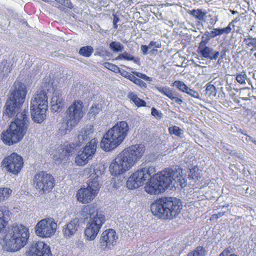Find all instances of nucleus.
<instances>
[{
	"label": "nucleus",
	"instance_id": "79ce46f5",
	"mask_svg": "<svg viewBox=\"0 0 256 256\" xmlns=\"http://www.w3.org/2000/svg\"><path fill=\"white\" fill-rule=\"evenodd\" d=\"M104 66L106 68L112 72H114L119 71V68L118 66H116L112 64H111L110 62H104Z\"/></svg>",
	"mask_w": 256,
	"mask_h": 256
},
{
	"label": "nucleus",
	"instance_id": "f3484780",
	"mask_svg": "<svg viewBox=\"0 0 256 256\" xmlns=\"http://www.w3.org/2000/svg\"><path fill=\"white\" fill-rule=\"evenodd\" d=\"M118 236L114 230L108 229L104 230L102 234L100 239V246L104 250L106 248L116 244Z\"/></svg>",
	"mask_w": 256,
	"mask_h": 256
},
{
	"label": "nucleus",
	"instance_id": "473e14b6",
	"mask_svg": "<svg viewBox=\"0 0 256 256\" xmlns=\"http://www.w3.org/2000/svg\"><path fill=\"white\" fill-rule=\"evenodd\" d=\"M168 130L170 134H174L181 138L184 136L183 130L177 126L169 128Z\"/></svg>",
	"mask_w": 256,
	"mask_h": 256
},
{
	"label": "nucleus",
	"instance_id": "0eeeda50",
	"mask_svg": "<svg viewBox=\"0 0 256 256\" xmlns=\"http://www.w3.org/2000/svg\"><path fill=\"white\" fill-rule=\"evenodd\" d=\"M13 86L14 89L4 106V114L8 118L14 116L20 110L27 94L26 86L21 82H15Z\"/></svg>",
	"mask_w": 256,
	"mask_h": 256
},
{
	"label": "nucleus",
	"instance_id": "bb28decb",
	"mask_svg": "<svg viewBox=\"0 0 256 256\" xmlns=\"http://www.w3.org/2000/svg\"><path fill=\"white\" fill-rule=\"evenodd\" d=\"M206 254L207 252L204 247L198 246L192 251L188 252L187 256H206Z\"/></svg>",
	"mask_w": 256,
	"mask_h": 256
},
{
	"label": "nucleus",
	"instance_id": "39448f33",
	"mask_svg": "<svg viewBox=\"0 0 256 256\" xmlns=\"http://www.w3.org/2000/svg\"><path fill=\"white\" fill-rule=\"evenodd\" d=\"M80 214L86 218L88 216L90 218L84 230V235L87 240H94L106 221L105 216L94 206H84L80 211Z\"/></svg>",
	"mask_w": 256,
	"mask_h": 256
},
{
	"label": "nucleus",
	"instance_id": "37998d69",
	"mask_svg": "<svg viewBox=\"0 0 256 256\" xmlns=\"http://www.w3.org/2000/svg\"><path fill=\"white\" fill-rule=\"evenodd\" d=\"M133 74L136 76L138 78L143 79L146 82H151L152 80V78L149 76H148L145 74H142L138 72H134Z\"/></svg>",
	"mask_w": 256,
	"mask_h": 256
},
{
	"label": "nucleus",
	"instance_id": "49530a36",
	"mask_svg": "<svg viewBox=\"0 0 256 256\" xmlns=\"http://www.w3.org/2000/svg\"><path fill=\"white\" fill-rule=\"evenodd\" d=\"M186 93L188 94H189L190 96H192L193 98H197L198 99L200 98V95H199L198 93V92H196V91H194V90H192V89H190L189 88Z\"/></svg>",
	"mask_w": 256,
	"mask_h": 256
},
{
	"label": "nucleus",
	"instance_id": "f704fd0d",
	"mask_svg": "<svg viewBox=\"0 0 256 256\" xmlns=\"http://www.w3.org/2000/svg\"><path fill=\"white\" fill-rule=\"evenodd\" d=\"M156 89L168 98H170L174 94L172 90L168 87L157 86Z\"/></svg>",
	"mask_w": 256,
	"mask_h": 256
},
{
	"label": "nucleus",
	"instance_id": "c85d7f7f",
	"mask_svg": "<svg viewBox=\"0 0 256 256\" xmlns=\"http://www.w3.org/2000/svg\"><path fill=\"white\" fill-rule=\"evenodd\" d=\"M110 48L114 52H122L124 49V46L118 42H112L110 44Z\"/></svg>",
	"mask_w": 256,
	"mask_h": 256
},
{
	"label": "nucleus",
	"instance_id": "7c9ffc66",
	"mask_svg": "<svg viewBox=\"0 0 256 256\" xmlns=\"http://www.w3.org/2000/svg\"><path fill=\"white\" fill-rule=\"evenodd\" d=\"M172 86L176 87L180 91L185 93L188 88L184 82L180 80L174 81L172 84Z\"/></svg>",
	"mask_w": 256,
	"mask_h": 256
},
{
	"label": "nucleus",
	"instance_id": "4c0bfd02",
	"mask_svg": "<svg viewBox=\"0 0 256 256\" xmlns=\"http://www.w3.org/2000/svg\"><path fill=\"white\" fill-rule=\"evenodd\" d=\"M206 94L208 96H215L216 94V88L212 84H208L206 89Z\"/></svg>",
	"mask_w": 256,
	"mask_h": 256
},
{
	"label": "nucleus",
	"instance_id": "de8ad7c7",
	"mask_svg": "<svg viewBox=\"0 0 256 256\" xmlns=\"http://www.w3.org/2000/svg\"><path fill=\"white\" fill-rule=\"evenodd\" d=\"M148 46V47L149 50L151 48L152 49V47L158 48L161 46V44L160 42L152 41L150 42Z\"/></svg>",
	"mask_w": 256,
	"mask_h": 256
},
{
	"label": "nucleus",
	"instance_id": "2eb2a0df",
	"mask_svg": "<svg viewBox=\"0 0 256 256\" xmlns=\"http://www.w3.org/2000/svg\"><path fill=\"white\" fill-rule=\"evenodd\" d=\"M97 140L94 138L87 144L81 154L76 158V163L78 166H84L92 159L95 154L97 146Z\"/></svg>",
	"mask_w": 256,
	"mask_h": 256
},
{
	"label": "nucleus",
	"instance_id": "69168bd1",
	"mask_svg": "<svg viewBox=\"0 0 256 256\" xmlns=\"http://www.w3.org/2000/svg\"><path fill=\"white\" fill-rule=\"evenodd\" d=\"M221 54H221V56H220V58H221V59H222V58H224V52H221Z\"/></svg>",
	"mask_w": 256,
	"mask_h": 256
},
{
	"label": "nucleus",
	"instance_id": "f257e3e1",
	"mask_svg": "<svg viewBox=\"0 0 256 256\" xmlns=\"http://www.w3.org/2000/svg\"><path fill=\"white\" fill-rule=\"evenodd\" d=\"M155 168L146 166L132 173L126 181V186L130 190L138 188L150 180L149 184L145 186V190L150 194H157L166 189L180 186L184 188L186 182L181 174L182 170L178 167L174 170L166 168L156 174Z\"/></svg>",
	"mask_w": 256,
	"mask_h": 256
},
{
	"label": "nucleus",
	"instance_id": "c756f323",
	"mask_svg": "<svg viewBox=\"0 0 256 256\" xmlns=\"http://www.w3.org/2000/svg\"><path fill=\"white\" fill-rule=\"evenodd\" d=\"M202 170L198 166H194L190 170L189 176L192 179L198 180L200 177Z\"/></svg>",
	"mask_w": 256,
	"mask_h": 256
},
{
	"label": "nucleus",
	"instance_id": "393cba45",
	"mask_svg": "<svg viewBox=\"0 0 256 256\" xmlns=\"http://www.w3.org/2000/svg\"><path fill=\"white\" fill-rule=\"evenodd\" d=\"M78 219H74L67 225L66 228H65V235L72 236L74 234L78 227Z\"/></svg>",
	"mask_w": 256,
	"mask_h": 256
},
{
	"label": "nucleus",
	"instance_id": "09e8293b",
	"mask_svg": "<svg viewBox=\"0 0 256 256\" xmlns=\"http://www.w3.org/2000/svg\"><path fill=\"white\" fill-rule=\"evenodd\" d=\"M248 40H250L251 41L248 44V46H253V47L255 48V50H256V38H248ZM248 40V39L246 38H245L244 40V42H246Z\"/></svg>",
	"mask_w": 256,
	"mask_h": 256
},
{
	"label": "nucleus",
	"instance_id": "6e6d98bb",
	"mask_svg": "<svg viewBox=\"0 0 256 256\" xmlns=\"http://www.w3.org/2000/svg\"><path fill=\"white\" fill-rule=\"evenodd\" d=\"M247 140L252 142L256 146V140L250 136H247Z\"/></svg>",
	"mask_w": 256,
	"mask_h": 256
},
{
	"label": "nucleus",
	"instance_id": "8fccbe9b",
	"mask_svg": "<svg viewBox=\"0 0 256 256\" xmlns=\"http://www.w3.org/2000/svg\"><path fill=\"white\" fill-rule=\"evenodd\" d=\"M100 110L96 106H92L90 110V114H92V116H95L96 114L98 113Z\"/></svg>",
	"mask_w": 256,
	"mask_h": 256
},
{
	"label": "nucleus",
	"instance_id": "4be33fe9",
	"mask_svg": "<svg viewBox=\"0 0 256 256\" xmlns=\"http://www.w3.org/2000/svg\"><path fill=\"white\" fill-rule=\"evenodd\" d=\"M9 212L8 208L6 206H0V233L3 232L8 224L5 216Z\"/></svg>",
	"mask_w": 256,
	"mask_h": 256
},
{
	"label": "nucleus",
	"instance_id": "1a4fd4ad",
	"mask_svg": "<svg viewBox=\"0 0 256 256\" xmlns=\"http://www.w3.org/2000/svg\"><path fill=\"white\" fill-rule=\"evenodd\" d=\"M134 164V161L124 150L111 162L110 172L112 175L120 176L130 169Z\"/></svg>",
	"mask_w": 256,
	"mask_h": 256
},
{
	"label": "nucleus",
	"instance_id": "f03ea898",
	"mask_svg": "<svg viewBox=\"0 0 256 256\" xmlns=\"http://www.w3.org/2000/svg\"><path fill=\"white\" fill-rule=\"evenodd\" d=\"M28 126V110H24L22 112H18L9 128L2 132V140L6 144L12 145L22 140L26 132Z\"/></svg>",
	"mask_w": 256,
	"mask_h": 256
},
{
	"label": "nucleus",
	"instance_id": "dca6fc26",
	"mask_svg": "<svg viewBox=\"0 0 256 256\" xmlns=\"http://www.w3.org/2000/svg\"><path fill=\"white\" fill-rule=\"evenodd\" d=\"M27 256H52L49 246L42 241H38L30 248Z\"/></svg>",
	"mask_w": 256,
	"mask_h": 256
},
{
	"label": "nucleus",
	"instance_id": "4d7b16f0",
	"mask_svg": "<svg viewBox=\"0 0 256 256\" xmlns=\"http://www.w3.org/2000/svg\"><path fill=\"white\" fill-rule=\"evenodd\" d=\"M174 102L178 104H181L183 102L182 100L178 98H176Z\"/></svg>",
	"mask_w": 256,
	"mask_h": 256
},
{
	"label": "nucleus",
	"instance_id": "a878e982",
	"mask_svg": "<svg viewBox=\"0 0 256 256\" xmlns=\"http://www.w3.org/2000/svg\"><path fill=\"white\" fill-rule=\"evenodd\" d=\"M188 12L192 16H194L196 20L200 21H203L204 20V18L206 16V12L202 11V10H189Z\"/></svg>",
	"mask_w": 256,
	"mask_h": 256
},
{
	"label": "nucleus",
	"instance_id": "13d9d810",
	"mask_svg": "<svg viewBox=\"0 0 256 256\" xmlns=\"http://www.w3.org/2000/svg\"><path fill=\"white\" fill-rule=\"evenodd\" d=\"M119 21V18L116 15H114L113 23L117 24Z\"/></svg>",
	"mask_w": 256,
	"mask_h": 256
},
{
	"label": "nucleus",
	"instance_id": "412c9836",
	"mask_svg": "<svg viewBox=\"0 0 256 256\" xmlns=\"http://www.w3.org/2000/svg\"><path fill=\"white\" fill-rule=\"evenodd\" d=\"M200 52L202 57L211 60H216L220 55L218 51L210 46L204 48Z\"/></svg>",
	"mask_w": 256,
	"mask_h": 256
},
{
	"label": "nucleus",
	"instance_id": "052dcab7",
	"mask_svg": "<svg viewBox=\"0 0 256 256\" xmlns=\"http://www.w3.org/2000/svg\"><path fill=\"white\" fill-rule=\"evenodd\" d=\"M150 50V52H149L151 54H154L156 52H157V50H155V49H150L149 50Z\"/></svg>",
	"mask_w": 256,
	"mask_h": 256
},
{
	"label": "nucleus",
	"instance_id": "a19ab883",
	"mask_svg": "<svg viewBox=\"0 0 256 256\" xmlns=\"http://www.w3.org/2000/svg\"><path fill=\"white\" fill-rule=\"evenodd\" d=\"M208 37L204 38V37L203 36H202V40L199 44V46L198 48V50L200 52L205 47H208L206 46V44L208 42L209 40H210V38L208 36H207Z\"/></svg>",
	"mask_w": 256,
	"mask_h": 256
},
{
	"label": "nucleus",
	"instance_id": "423d86ee",
	"mask_svg": "<svg viewBox=\"0 0 256 256\" xmlns=\"http://www.w3.org/2000/svg\"><path fill=\"white\" fill-rule=\"evenodd\" d=\"M129 127L124 121L118 122L104 135L100 142V148L104 151H110L120 145L126 136Z\"/></svg>",
	"mask_w": 256,
	"mask_h": 256
},
{
	"label": "nucleus",
	"instance_id": "ddd939ff",
	"mask_svg": "<svg viewBox=\"0 0 256 256\" xmlns=\"http://www.w3.org/2000/svg\"><path fill=\"white\" fill-rule=\"evenodd\" d=\"M24 166L22 158L16 153L13 152L5 158L2 162V166L14 174H18Z\"/></svg>",
	"mask_w": 256,
	"mask_h": 256
},
{
	"label": "nucleus",
	"instance_id": "9d476101",
	"mask_svg": "<svg viewBox=\"0 0 256 256\" xmlns=\"http://www.w3.org/2000/svg\"><path fill=\"white\" fill-rule=\"evenodd\" d=\"M83 104L81 101L74 102L69 107L67 114V122L65 133L70 132L83 117Z\"/></svg>",
	"mask_w": 256,
	"mask_h": 256
},
{
	"label": "nucleus",
	"instance_id": "7ed1b4c3",
	"mask_svg": "<svg viewBox=\"0 0 256 256\" xmlns=\"http://www.w3.org/2000/svg\"><path fill=\"white\" fill-rule=\"evenodd\" d=\"M29 236L28 228L22 224L13 225L4 238L3 248L8 252H16L26 244Z\"/></svg>",
	"mask_w": 256,
	"mask_h": 256
},
{
	"label": "nucleus",
	"instance_id": "bf43d9fd",
	"mask_svg": "<svg viewBox=\"0 0 256 256\" xmlns=\"http://www.w3.org/2000/svg\"><path fill=\"white\" fill-rule=\"evenodd\" d=\"M54 0L58 4H63L64 3V0Z\"/></svg>",
	"mask_w": 256,
	"mask_h": 256
},
{
	"label": "nucleus",
	"instance_id": "338daca9",
	"mask_svg": "<svg viewBox=\"0 0 256 256\" xmlns=\"http://www.w3.org/2000/svg\"><path fill=\"white\" fill-rule=\"evenodd\" d=\"M113 25H114V28L115 29H116L118 28V25L116 24H114V23H113Z\"/></svg>",
	"mask_w": 256,
	"mask_h": 256
},
{
	"label": "nucleus",
	"instance_id": "4468645a",
	"mask_svg": "<svg viewBox=\"0 0 256 256\" xmlns=\"http://www.w3.org/2000/svg\"><path fill=\"white\" fill-rule=\"evenodd\" d=\"M100 188L96 182H89L87 188H81L78 190V200L82 204L90 203L97 196Z\"/></svg>",
	"mask_w": 256,
	"mask_h": 256
},
{
	"label": "nucleus",
	"instance_id": "9b49d317",
	"mask_svg": "<svg viewBox=\"0 0 256 256\" xmlns=\"http://www.w3.org/2000/svg\"><path fill=\"white\" fill-rule=\"evenodd\" d=\"M57 223L52 218H45L39 221L34 227L36 234L41 238H50L56 233Z\"/></svg>",
	"mask_w": 256,
	"mask_h": 256
},
{
	"label": "nucleus",
	"instance_id": "774afa93",
	"mask_svg": "<svg viewBox=\"0 0 256 256\" xmlns=\"http://www.w3.org/2000/svg\"><path fill=\"white\" fill-rule=\"evenodd\" d=\"M256 50H255V48H252L250 49V52L252 53V52Z\"/></svg>",
	"mask_w": 256,
	"mask_h": 256
},
{
	"label": "nucleus",
	"instance_id": "6ab92c4d",
	"mask_svg": "<svg viewBox=\"0 0 256 256\" xmlns=\"http://www.w3.org/2000/svg\"><path fill=\"white\" fill-rule=\"evenodd\" d=\"M124 150L129 154L130 157L136 162L142 156L144 151V147L142 144L132 145Z\"/></svg>",
	"mask_w": 256,
	"mask_h": 256
},
{
	"label": "nucleus",
	"instance_id": "e2e57ef3",
	"mask_svg": "<svg viewBox=\"0 0 256 256\" xmlns=\"http://www.w3.org/2000/svg\"><path fill=\"white\" fill-rule=\"evenodd\" d=\"M53 6H56V7H57V8H62L61 6H60V4H57V5H56H56L53 4Z\"/></svg>",
	"mask_w": 256,
	"mask_h": 256
},
{
	"label": "nucleus",
	"instance_id": "c03bdc74",
	"mask_svg": "<svg viewBox=\"0 0 256 256\" xmlns=\"http://www.w3.org/2000/svg\"><path fill=\"white\" fill-rule=\"evenodd\" d=\"M246 76L245 73H242L240 74H238L236 77V81L240 83V84H242L245 83V78H246Z\"/></svg>",
	"mask_w": 256,
	"mask_h": 256
},
{
	"label": "nucleus",
	"instance_id": "a211bd4d",
	"mask_svg": "<svg viewBox=\"0 0 256 256\" xmlns=\"http://www.w3.org/2000/svg\"><path fill=\"white\" fill-rule=\"evenodd\" d=\"M105 168L104 166L101 164L92 165L90 168L85 170V172L90 174V182H96L100 186V182H101V178L104 174Z\"/></svg>",
	"mask_w": 256,
	"mask_h": 256
},
{
	"label": "nucleus",
	"instance_id": "f8f14e48",
	"mask_svg": "<svg viewBox=\"0 0 256 256\" xmlns=\"http://www.w3.org/2000/svg\"><path fill=\"white\" fill-rule=\"evenodd\" d=\"M54 177L44 172H40L34 176V184L40 193L50 192L54 187Z\"/></svg>",
	"mask_w": 256,
	"mask_h": 256
},
{
	"label": "nucleus",
	"instance_id": "5fc2aeb1",
	"mask_svg": "<svg viewBox=\"0 0 256 256\" xmlns=\"http://www.w3.org/2000/svg\"><path fill=\"white\" fill-rule=\"evenodd\" d=\"M120 74L122 76H124L128 79H129L130 76L132 74L128 72L125 71V70L122 71L120 72Z\"/></svg>",
	"mask_w": 256,
	"mask_h": 256
},
{
	"label": "nucleus",
	"instance_id": "864d4df0",
	"mask_svg": "<svg viewBox=\"0 0 256 256\" xmlns=\"http://www.w3.org/2000/svg\"><path fill=\"white\" fill-rule=\"evenodd\" d=\"M231 252L229 248H226L219 256H228V255Z\"/></svg>",
	"mask_w": 256,
	"mask_h": 256
},
{
	"label": "nucleus",
	"instance_id": "3c124183",
	"mask_svg": "<svg viewBox=\"0 0 256 256\" xmlns=\"http://www.w3.org/2000/svg\"><path fill=\"white\" fill-rule=\"evenodd\" d=\"M141 51H142L143 54L144 55H146L148 53V50H149L148 47L146 45H142L140 48Z\"/></svg>",
	"mask_w": 256,
	"mask_h": 256
},
{
	"label": "nucleus",
	"instance_id": "2f4dec72",
	"mask_svg": "<svg viewBox=\"0 0 256 256\" xmlns=\"http://www.w3.org/2000/svg\"><path fill=\"white\" fill-rule=\"evenodd\" d=\"M132 60L134 62H137V60H135L134 57L131 54L125 52L118 56L116 60Z\"/></svg>",
	"mask_w": 256,
	"mask_h": 256
},
{
	"label": "nucleus",
	"instance_id": "cd10ccee",
	"mask_svg": "<svg viewBox=\"0 0 256 256\" xmlns=\"http://www.w3.org/2000/svg\"><path fill=\"white\" fill-rule=\"evenodd\" d=\"M94 52V49L91 46H84L79 50V54L85 57H90Z\"/></svg>",
	"mask_w": 256,
	"mask_h": 256
},
{
	"label": "nucleus",
	"instance_id": "680f3d73",
	"mask_svg": "<svg viewBox=\"0 0 256 256\" xmlns=\"http://www.w3.org/2000/svg\"><path fill=\"white\" fill-rule=\"evenodd\" d=\"M176 98H177V97H176V96H174V94H172L170 96V98H170V99H171L172 100H174H174H176Z\"/></svg>",
	"mask_w": 256,
	"mask_h": 256
},
{
	"label": "nucleus",
	"instance_id": "a18cd8bd",
	"mask_svg": "<svg viewBox=\"0 0 256 256\" xmlns=\"http://www.w3.org/2000/svg\"><path fill=\"white\" fill-rule=\"evenodd\" d=\"M152 114L158 119H160L162 116V114L158 111L156 109L154 108H152Z\"/></svg>",
	"mask_w": 256,
	"mask_h": 256
},
{
	"label": "nucleus",
	"instance_id": "72a5a7b5",
	"mask_svg": "<svg viewBox=\"0 0 256 256\" xmlns=\"http://www.w3.org/2000/svg\"><path fill=\"white\" fill-rule=\"evenodd\" d=\"M130 98L133 101V102L138 106H144L146 102L138 98L136 95L134 94H130L129 96Z\"/></svg>",
	"mask_w": 256,
	"mask_h": 256
},
{
	"label": "nucleus",
	"instance_id": "c9c22d12",
	"mask_svg": "<svg viewBox=\"0 0 256 256\" xmlns=\"http://www.w3.org/2000/svg\"><path fill=\"white\" fill-rule=\"evenodd\" d=\"M130 81L132 82L134 84L142 86V87H146V84L142 80L137 78L136 76L132 74L130 77L129 79Z\"/></svg>",
	"mask_w": 256,
	"mask_h": 256
},
{
	"label": "nucleus",
	"instance_id": "0e129e2a",
	"mask_svg": "<svg viewBox=\"0 0 256 256\" xmlns=\"http://www.w3.org/2000/svg\"><path fill=\"white\" fill-rule=\"evenodd\" d=\"M230 12H231V13L232 14H236L238 13V12L236 11H234V10H230Z\"/></svg>",
	"mask_w": 256,
	"mask_h": 256
},
{
	"label": "nucleus",
	"instance_id": "b1692460",
	"mask_svg": "<svg viewBox=\"0 0 256 256\" xmlns=\"http://www.w3.org/2000/svg\"><path fill=\"white\" fill-rule=\"evenodd\" d=\"M12 190L8 187L0 188V204L7 200L12 195Z\"/></svg>",
	"mask_w": 256,
	"mask_h": 256
},
{
	"label": "nucleus",
	"instance_id": "5701e85b",
	"mask_svg": "<svg viewBox=\"0 0 256 256\" xmlns=\"http://www.w3.org/2000/svg\"><path fill=\"white\" fill-rule=\"evenodd\" d=\"M52 110L54 112H60L64 106L62 100L57 96H54L51 100Z\"/></svg>",
	"mask_w": 256,
	"mask_h": 256
},
{
	"label": "nucleus",
	"instance_id": "58836bf2",
	"mask_svg": "<svg viewBox=\"0 0 256 256\" xmlns=\"http://www.w3.org/2000/svg\"><path fill=\"white\" fill-rule=\"evenodd\" d=\"M204 35L208 36L210 38H214L217 36H220V28H213L210 32H205Z\"/></svg>",
	"mask_w": 256,
	"mask_h": 256
},
{
	"label": "nucleus",
	"instance_id": "ea45409f",
	"mask_svg": "<svg viewBox=\"0 0 256 256\" xmlns=\"http://www.w3.org/2000/svg\"><path fill=\"white\" fill-rule=\"evenodd\" d=\"M236 20V19L233 20L232 22H230L228 26L224 28H220V35H222V34H228L230 33L232 31V28L231 26H234V24H233V23Z\"/></svg>",
	"mask_w": 256,
	"mask_h": 256
},
{
	"label": "nucleus",
	"instance_id": "aec40b11",
	"mask_svg": "<svg viewBox=\"0 0 256 256\" xmlns=\"http://www.w3.org/2000/svg\"><path fill=\"white\" fill-rule=\"evenodd\" d=\"M94 134V126L92 125H86L82 128L78 132V140L82 144L92 138Z\"/></svg>",
	"mask_w": 256,
	"mask_h": 256
},
{
	"label": "nucleus",
	"instance_id": "20e7f679",
	"mask_svg": "<svg viewBox=\"0 0 256 256\" xmlns=\"http://www.w3.org/2000/svg\"><path fill=\"white\" fill-rule=\"evenodd\" d=\"M182 208L179 200L172 198H162L155 201L150 207L152 214L160 218L172 219L178 216Z\"/></svg>",
	"mask_w": 256,
	"mask_h": 256
},
{
	"label": "nucleus",
	"instance_id": "6e6552de",
	"mask_svg": "<svg viewBox=\"0 0 256 256\" xmlns=\"http://www.w3.org/2000/svg\"><path fill=\"white\" fill-rule=\"evenodd\" d=\"M47 93L43 90H38L34 94L30 102V110L32 120L37 123L42 122L46 118L48 108Z\"/></svg>",
	"mask_w": 256,
	"mask_h": 256
},
{
	"label": "nucleus",
	"instance_id": "603ef678",
	"mask_svg": "<svg viewBox=\"0 0 256 256\" xmlns=\"http://www.w3.org/2000/svg\"><path fill=\"white\" fill-rule=\"evenodd\" d=\"M224 212H218L216 214H213L212 216V218L213 220H214V219L217 220L218 218L222 217V216H224Z\"/></svg>",
	"mask_w": 256,
	"mask_h": 256
},
{
	"label": "nucleus",
	"instance_id": "e433bc0d",
	"mask_svg": "<svg viewBox=\"0 0 256 256\" xmlns=\"http://www.w3.org/2000/svg\"><path fill=\"white\" fill-rule=\"evenodd\" d=\"M76 146L74 144L65 145V156L68 154L72 156L76 153L75 148Z\"/></svg>",
	"mask_w": 256,
	"mask_h": 256
}]
</instances>
